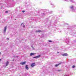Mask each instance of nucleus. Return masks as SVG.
Wrapping results in <instances>:
<instances>
[{
  "mask_svg": "<svg viewBox=\"0 0 76 76\" xmlns=\"http://www.w3.org/2000/svg\"><path fill=\"white\" fill-rule=\"evenodd\" d=\"M26 69H27V70H28L29 69V68H28V65H26Z\"/></svg>",
  "mask_w": 76,
  "mask_h": 76,
  "instance_id": "obj_7",
  "label": "nucleus"
},
{
  "mask_svg": "<svg viewBox=\"0 0 76 76\" xmlns=\"http://www.w3.org/2000/svg\"><path fill=\"white\" fill-rule=\"evenodd\" d=\"M57 53H59V52H58Z\"/></svg>",
  "mask_w": 76,
  "mask_h": 76,
  "instance_id": "obj_18",
  "label": "nucleus"
},
{
  "mask_svg": "<svg viewBox=\"0 0 76 76\" xmlns=\"http://www.w3.org/2000/svg\"><path fill=\"white\" fill-rule=\"evenodd\" d=\"M23 23H22L21 24V25H20L21 26H22V24H23Z\"/></svg>",
  "mask_w": 76,
  "mask_h": 76,
  "instance_id": "obj_16",
  "label": "nucleus"
},
{
  "mask_svg": "<svg viewBox=\"0 0 76 76\" xmlns=\"http://www.w3.org/2000/svg\"><path fill=\"white\" fill-rule=\"evenodd\" d=\"M22 12H23V13H24V12H25V11H22Z\"/></svg>",
  "mask_w": 76,
  "mask_h": 76,
  "instance_id": "obj_13",
  "label": "nucleus"
},
{
  "mask_svg": "<svg viewBox=\"0 0 76 76\" xmlns=\"http://www.w3.org/2000/svg\"><path fill=\"white\" fill-rule=\"evenodd\" d=\"M1 54V53L0 52V54Z\"/></svg>",
  "mask_w": 76,
  "mask_h": 76,
  "instance_id": "obj_22",
  "label": "nucleus"
},
{
  "mask_svg": "<svg viewBox=\"0 0 76 76\" xmlns=\"http://www.w3.org/2000/svg\"><path fill=\"white\" fill-rule=\"evenodd\" d=\"M35 66V63H32L31 64V67H34Z\"/></svg>",
  "mask_w": 76,
  "mask_h": 76,
  "instance_id": "obj_3",
  "label": "nucleus"
},
{
  "mask_svg": "<svg viewBox=\"0 0 76 76\" xmlns=\"http://www.w3.org/2000/svg\"><path fill=\"white\" fill-rule=\"evenodd\" d=\"M7 26H6L4 28V33H5L6 32V29H7Z\"/></svg>",
  "mask_w": 76,
  "mask_h": 76,
  "instance_id": "obj_1",
  "label": "nucleus"
},
{
  "mask_svg": "<svg viewBox=\"0 0 76 76\" xmlns=\"http://www.w3.org/2000/svg\"><path fill=\"white\" fill-rule=\"evenodd\" d=\"M36 32H42V31L40 30H39L36 31Z\"/></svg>",
  "mask_w": 76,
  "mask_h": 76,
  "instance_id": "obj_9",
  "label": "nucleus"
},
{
  "mask_svg": "<svg viewBox=\"0 0 76 76\" xmlns=\"http://www.w3.org/2000/svg\"><path fill=\"white\" fill-rule=\"evenodd\" d=\"M59 65H60V64H56L55 65V66L56 67H57V66H59Z\"/></svg>",
  "mask_w": 76,
  "mask_h": 76,
  "instance_id": "obj_10",
  "label": "nucleus"
},
{
  "mask_svg": "<svg viewBox=\"0 0 76 76\" xmlns=\"http://www.w3.org/2000/svg\"><path fill=\"white\" fill-rule=\"evenodd\" d=\"M49 42H52V41H51V40H49Z\"/></svg>",
  "mask_w": 76,
  "mask_h": 76,
  "instance_id": "obj_15",
  "label": "nucleus"
},
{
  "mask_svg": "<svg viewBox=\"0 0 76 76\" xmlns=\"http://www.w3.org/2000/svg\"><path fill=\"white\" fill-rule=\"evenodd\" d=\"M5 12V13H8L9 12H8V11H6V12Z\"/></svg>",
  "mask_w": 76,
  "mask_h": 76,
  "instance_id": "obj_11",
  "label": "nucleus"
},
{
  "mask_svg": "<svg viewBox=\"0 0 76 76\" xmlns=\"http://www.w3.org/2000/svg\"><path fill=\"white\" fill-rule=\"evenodd\" d=\"M41 57V55H39L38 56L34 57L33 58H38Z\"/></svg>",
  "mask_w": 76,
  "mask_h": 76,
  "instance_id": "obj_2",
  "label": "nucleus"
},
{
  "mask_svg": "<svg viewBox=\"0 0 76 76\" xmlns=\"http://www.w3.org/2000/svg\"><path fill=\"white\" fill-rule=\"evenodd\" d=\"M75 66L73 65L72 66V68H75Z\"/></svg>",
  "mask_w": 76,
  "mask_h": 76,
  "instance_id": "obj_12",
  "label": "nucleus"
},
{
  "mask_svg": "<svg viewBox=\"0 0 76 76\" xmlns=\"http://www.w3.org/2000/svg\"><path fill=\"white\" fill-rule=\"evenodd\" d=\"M1 61V59H0V61Z\"/></svg>",
  "mask_w": 76,
  "mask_h": 76,
  "instance_id": "obj_19",
  "label": "nucleus"
},
{
  "mask_svg": "<svg viewBox=\"0 0 76 76\" xmlns=\"http://www.w3.org/2000/svg\"><path fill=\"white\" fill-rule=\"evenodd\" d=\"M61 70H58V72H60V71H61Z\"/></svg>",
  "mask_w": 76,
  "mask_h": 76,
  "instance_id": "obj_14",
  "label": "nucleus"
},
{
  "mask_svg": "<svg viewBox=\"0 0 76 76\" xmlns=\"http://www.w3.org/2000/svg\"><path fill=\"white\" fill-rule=\"evenodd\" d=\"M6 66H7L8 65H9V61H7L6 63Z\"/></svg>",
  "mask_w": 76,
  "mask_h": 76,
  "instance_id": "obj_6",
  "label": "nucleus"
},
{
  "mask_svg": "<svg viewBox=\"0 0 76 76\" xmlns=\"http://www.w3.org/2000/svg\"><path fill=\"white\" fill-rule=\"evenodd\" d=\"M35 54L34 53H30V56H33V55H35Z\"/></svg>",
  "mask_w": 76,
  "mask_h": 76,
  "instance_id": "obj_8",
  "label": "nucleus"
},
{
  "mask_svg": "<svg viewBox=\"0 0 76 76\" xmlns=\"http://www.w3.org/2000/svg\"><path fill=\"white\" fill-rule=\"evenodd\" d=\"M23 27H25V25H24Z\"/></svg>",
  "mask_w": 76,
  "mask_h": 76,
  "instance_id": "obj_17",
  "label": "nucleus"
},
{
  "mask_svg": "<svg viewBox=\"0 0 76 76\" xmlns=\"http://www.w3.org/2000/svg\"><path fill=\"white\" fill-rule=\"evenodd\" d=\"M8 39H9V38H8Z\"/></svg>",
  "mask_w": 76,
  "mask_h": 76,
  "instance_id": "obj_21",
  "label": "nucleus"
},
{
  "mask_svg": "<svg viewBox=\"0 0 76 76\" xmlns=\"http://www.w3.org/2000/svg\"><path fill=\"white\" fill-rule=\"evenodd\" d=\"M72 8H73V7H72Z\"/></svg>",
  "mask_w": 76,
  "mask_h": 76,
  "instance_id": "obj_20",
  "label": "nucleus"
},
{
  "mask_svg": "<svg viewBox=\"0 0 76 76\" xmlns=\"http://www.w3.org/2000/svg\"><path fill=\"white\" fill-rule=\"evenodd\" d=\"M62 56H67V53H65L64 54H62Z\"/></svg>",
  "mask_w": 76,
  "mask_h": 76,
  "instance_id": "obj_5",
  "label": "nucleus"
},
{
  "mask_svg": "<svg viewBox=\"0 0 76 76\" xmlns=\"http://www.w3.org/2000/svg\"><path fill=\"white\" fill-rule=\"evenodd\" d=\"M26 61H24L23 62H21L20 63V64H21V65H23L25 64L26 63Z\"/></svg>",
  "mask_w": 76,
  "mask_h": 76,
  "instance_id": "obj_4",
  "label": "nucleus"
}]
</instances>
